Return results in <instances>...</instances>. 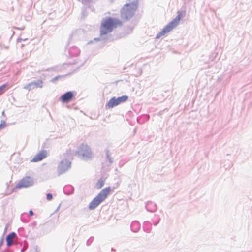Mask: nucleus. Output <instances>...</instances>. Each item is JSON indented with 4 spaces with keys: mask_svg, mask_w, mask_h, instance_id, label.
I'll use <instances>...</instances> for the list:
<instances>
[{
    "mask_svg": "<svg viewBox=\"0 0 252 252\" xmlns=\"http://www.w3.org/2000/svg\"><path fill=\"white\" fill-rule=\"evenodd\" d=\"M122 22L118 19L106 18L102 21L100 27V34L104 35L110 32L113 29L121 26Z\"/></svg>",
    "mask_w": 252,
    "mask_h": 252,
    "instance_id": "1",
    "label": "nucleus"
},
{
    "mask_svg": "<svg viewBox=\"0 0 252 252\" xmlns=\"http://www.w3.org/2000/svg\"><path fill=\"white\" fill-rule=\"evenodd\" d=\"M137 6L138 0L124 5L121 10V17L123 22L127 21L134 15Z\"/></svg>",
    "mask_w": 252,
    "mask_h": 252,
    "instance_id": "2",
    "label": "nucleus"
},
{
    "mask_svg": "<svg viewBox=\"0 0 252 252\" xmlns=\"http://www.w3.org/2000/svg\"><path fill=\"white\" fill-rule=\"evenodd\" d=\"M111 190V189L110 187H106L103 189L90 203L89 209L91 210L94 209L98 206L107 197Z\"/></svg>",
    "mask_w": 252,
    "mask_h": 252,
    "instance_id": "3",
    "label": "nucleus"
},
{
    "mask_svg": "<svg viewBox=\"0 0 252 252\" xmlns=\"http://www.w3.org/2000/svg\"><path fill=\"white\" fill-rule=\"evenodd\" d=\"M185 13V11L183 12H179L176 17L164 28L162 31L160 32L159 35H162L165 33L169 32L176 27L179 24L181 18L183 16Z\"/></svg>",
    "mask_w": 252,
    "mask_h": 252,
    "instance_id": "4",
    "label": "nucleus"
},
{
    "mask_svg": "<svg viewBox=\"0 0 252 252\" xmlns=\"http://www.w3.org/2000/svg\"><path fill=\"white\" fill-rule=\"evenodd\" d=\"M77 153L83 158H90L92 155L90 148L87 144H84L78 148Z\"/></svg>",
    "mask_w": 252,
    "mask_h": 252,
    "instance_id": "5",
    "label": "nucleus"
},
{
    "mask_svg": "<svg viewBox=\"0 0 252 252\" xmlns=\"http://www.w3.org/2000/svg\"><path fill=\"white\" fill-rule=\"evenodd\" d=\"M128 99V97L126 95H123L117 98L112 97L111 98L107 103V106L109 108L116 106L120 104L126 102Z\"/></svg>",
    "mask_w": 252,
    "mask_h": 252,
    "instance_id": "6",
    "label": "nucleus"
},
{
    "mask_svg": "<svg viewBox=\"0 0 252 252\" xmlns=\"http://www.w3.org/2000/svg\"><path fill=\"white\" fill-rule=\"evenodd\" d=\"M74 97V94L72 92H67L63 94L60 98V100L63 103H68Z\"/></svg>",
    "mask_w": 252,
    "mask_h": 252,
    "instance_id": "7",
    "label": "nucleus"
},
{
    "mask_svg": "<svg viewBox=\"0 0 252 252\" xmlns=\"http://www.w3.org/2000/svg\"><path fill=\"white\" fill-rule=\"evenodd\" d=\"M47 156V152L42 150L38 153L32 160V162H38L45 158Z\"/></svg>",
    "mask_w": 252,
    "mask_h": 252,
    "instance_id": "8",
    "label": "nucleus"
},
{
    "mask_svg": "<svg viewBox=\"0 0 252 252\" xmlns=\"http://www.w3.org/2000/svg\"><path fill=\"white\" fill-rule=\"evenodd\" d=\"M32 183L31 179L29 177H27L21 180L18 185V188L28 187L32 185Z\"/></svg>",
    "mask_w": 252,
    "mask_h": 252,
    "instance_id": "9",
    "label": "nucleus"
},
{
    "mask_svg": "<svg viewBox=\"0 0 252 252\" xmlns=\"http://www.w3.org/2000/svg\"><path fill=\"white\" fill-rule=\"evenodd\" d=\"M16 237V234L15 232H12L6 237V240L7 242V245L8 247L11 246L13 243V240Z\"/></svg>",
    "mask_w": 252,
    "mask_h": 252,
    "instance_id": "10",
    "label": "nucleus"
},
{
    "mask_svg": "<svg viewBox=\"0 0 252 252\" xmlns=\"http://www.w3.org/2000/svg\"><path fill=\"white\" fill-rule=\"evenodd\" d=\"M105 184V180L103 179H100L96 184V188L97 189H100L103 187Z\"/></svg>",
    "mask_w": 252,
    "mask_h": 252,
    "instance_id": "11",
    "label": "nucleus"
},
{
    "mask_svg": "<svg viewBox=\"0 0 252 252\" xmlns=\"http://www.w3.org/2000/svg\"><path fill=\"white\" fill-rule=\"evenodd\" d=\"M31 84L35 85L36 87H42L43 82L41 80H38L37 81L33 82Z\"/></svg>",
    "mask_w": 252,
    "mask_h": 252,
    "instance_id": "12",
    "label": "nucleus"
},
{
    "mask_svg": "<svg viewBox=\"0 0 252 252\" xmlns=\"http://www.w3.org/2000/svg\"><path fill=\"white\" fill-rule=\"evenodd\" d=\"M7 87V84H5L0 86V95L4 92V89Z\"/></svg>",
    "mask_w": 252,
    "mask_h": 252,
    "instance_id": "13",
    "label": "nucleus"
},
{
    "mask_svg": "<svg viewBox=\"0 0 252 252\" xmlns=\"http://www.w3.org/2000/svg\"><path fill=\"white\" fill-rule=\"evenodd\" d=\"M53 198L52 195L50 193L47 194V199L48 200H51Z\"/></svg>",
    "mask_w": 252,
    "mask_h": 252,
    "instance_id": "14",
    "label": "nucleus"
},
{
    "mask_svg": "<svg viewBox=\"0 0 252 252\" xmlns=\"http://www.w3.org/2000/svg\"><path fill=\"white\" fill-rule=\"evenodd\" d=\"M63 161H62L60 163V168L61 169L63 168Z\"/></svg>",
    "mask_w": 252,
    "mask_h": 252,
    "instance_id": "15",
    "label": "nucleus"
},
{
    "mask_svg": "<svg viewBox=\"0 0 252 252\" xmlns=\"http://www.w3.org/2000/svg\"><path fill=\"white\" fill-rule=\"evenodd\" d=\"M29 214L31 216H32L33 215V212L32 210H30L29 211Z\"/></svg>",
    "mask_w": 252,
    "mask_h": 252,
    "instance_id": "16",
    "label": "nucleus"
}]
</instances>
